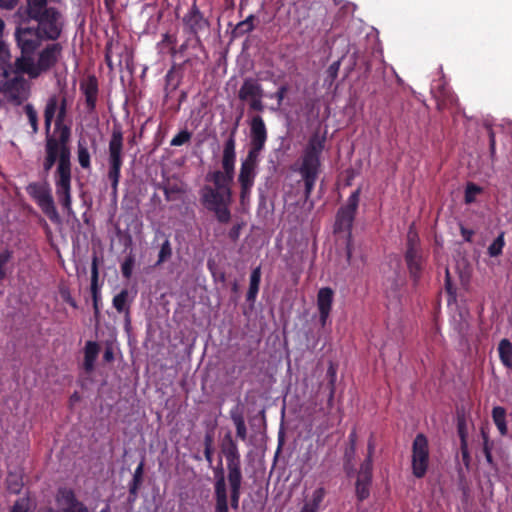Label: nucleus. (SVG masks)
Returning <instances> with one entry per match:
<instances>
[{
  "label": "nucleus",
  "instance_id": "bb28decb",
  "mask_svg": "<svg viewBox=\"0 0 512 512\" xmlns=\"http://www.w3.org/2000/svg\"><path fill=\"white\" fill-rule=\"evenodd\" d=\"M58 105L59 99L57 95L50 96L46 102V106L44 109V125L46 137H48V135H52L50 133L51 123L53 121L55 113L57 112Z\"/></svg>",
  "mask_w": 512,
  "mask_h": 512
},
{
  "label": "nucleus",
  "instance_id": "4468645a",
  "mask_svg": "<svg viewBox=\"0 0 512 512\" xmlns=\"http://www.w3.org/2000/svg\"><path fill=\"white\" fill-rule=\"evenodd\" d=\"M220 448L226 459L227 475L242 474L241 455L238 444L233 439L231 432L224 435Z\"/></svg>",
  "mask_w": 512,
  "mask_h": 512
},
{
  "label": "nucleus",
  "instance_id": "20e7f679",
  "mask_svg": "<svg viewBox=\"0 0 512 512\" xmlns=\"http://www.w3.org/2000/svg\"><path fill=\"white\" fill-rule=\"evenodd\" d=\"M26 12L30 19L37 21V29L45 40L55 41L60 37V13L54 7H47V0H27Z\"/></svg>",
  "mask_w": 512,
  "mask_h": 512
},
{
  "label": "nucleus",
  "instance_id": "f8f14e48",
  "mask_svg": "<svg viewBox=\"0 0 512 512\" xmlns=\"http://www.w3.org/2000/svg\"><path fill=\"white\" fill-rule=\"evenodd\" d=\"M263 96V87L256 79H244L238 91V98L240 101L248 103L250 111L263 112L265 110Z\"/></svg>",
  "mask_w": 512,
  "mask_h": 512
},
{
  "label": "nucleus",
  "instance_id": "bf43d9fd",
  "mask_svg": "<svg viewBox=\"0 0 512 512\" xmlns=\"http://www.w3.org/2000/svg\"><path fill=\"white\" fill-rule=\"evenodd\" d=\"M457 431H458V435H459V438H460V442L463 441V440L467 441V432H466L464 421H462V420L458 421Z\"/></svg>",
  "mask_w": 512,
  "mask_h": 512
},
{
  "label": "nucleus",
  "instance_id": "ddd939ff",
  "mask_svg": "<svg viewBox=\"0 0 512 512\" xmlns=\"http://www.w3.org/2000/svg\"><path fill=\"white\" fill-rule=\"evenodd\" d=\"M259 156L248 154L241 162L238 182L240 184V201L242 204L250 198L251 190L256 178V168Z\"/></svg>",
  "mask_w": 512,
  "mask_h": 512
},
{
  "label": "nucleus",
  "instance_id": "09e8293b",
  "mask_svg": "<svg viewBox=\"0 0 512 512\" xmlns=\"http://www.w3.org/2000/svg\"><path fill=\"white\" fill-rule=\"evenodd\" d=\"M340 65H341V61L337 60V61L333 62L332 64H330L329 67L327 68V70H326L327 80L326 81H329L330 84H332L335 81V79L337 78L338 72L340 69Z\"/></svg>",
  "mask_w": 512,
  "mask_h": 512
},
{
  "label": "nucleus",
  "instance_id": "37998d69",
  "mask_svg": "<svg viewBox=\"0 0 512 512\" xmlns=\"http://www.w3.org/2000/svg\"><path fill=\"white\" fill-rule=\"evenodd\" d=\"M192 137V133L187 129L181 130L177 133L170 141L171 146H182L189 142Z\"/></svg>",
  "mask_w": 512,
  "mask_h": 512
},
{
  "label": "nucleus",
  "instance_id": "5701e85b",
  "mask_svg": "<svg viewBox=\"0 0 512 512\" xmlns=\"http://www.w3.org/2000/svg\"><path fill=\"white\" fill-rule=\"evenodd\" d=\"M98 277H99L98 258L96 256H93L92 264H91V294H92L93 309H94L95 317H98L100 315V309H99L100 292H99V287H98Z\"/></svg>",
  "mask_w": 512,
  "mask_h": 512
},
{
  "label": "nucleus",
  "instance_id": "13d9d810",
  "mask_svg": "<svg viewBox=\"0 0 512 512\" xmlns=\"http://www.w3.org/2000/svg\"><path fill=\"white\" fill-rule=\"evenodd\" d=\"M488 136H489V147H490V153L493 157L496 151V140H495V133L492 128L488 129Z\"/></svg>",
  "mask_w": 512,
  "mask_h": 512
},
{
  "label": "nucleus",
  "instance_id": "8fccbe9b",
  "mask_svg": "<svg viewBox=\"0 0 512 512\" xmlns=\"http://www.w3.org/2000/svg\"><path fill=\"white\" fill-rule=\"evenodd\" d=\"M460 452H461V457H462L463 464L468 469L469 466H470L471 457H470V453H469V449H468V442L467 441H464V440L461 441V443H460Z\"/></svg>",
  "mask_w": 512,
  "mask_h": 512
},
{
  "label": "nucleus",
  "instance_id": "338daca9",
  "mask_svg": "<svg viewBox=\"0 0 512 512\" xmlns=\"http://www.w3.org/2000/svg\"><path fill=\"white\" fill-rule=\"evenodd\" d=\"M461 235L465 241L471 242L472 237L474 235V231L471 229H467L465 227H461Z\"/></svg>",
  "mask_w": 512,
  "mask_h": 512
},
{
  "label": "nucleus",
  "instance_id": "9b49d317",
  "mask_svg": "<svg viewBox=\"0 0 512 512\" xmlns=\"http://www.w3.org/2000/svg\"><path fill=\"white\" fill-rule=\"evenodd\" d=\"M430 452L427 437L419 433L412 443L411 467L412 474L418 478H423L429 468Z\"/></svg>",
  "mask_w": 512,
  "mask_h": 512
},
{
  "label": "nucleus",
  "instance_id": "dca6fc26",
  "mask_svg": "<svg viewBox=\"0 0 512 512\" xmlns=\"http://www.w3.org/2000/svg\"><path fill=\"white\" fill-rule=\"evenodd\" d=\"M15 38L23 55H33L44 39L37 28L20 27L16 29Z\"/></svg>",
  "mask_w": 512,
  "mask_h": 512
},
{
  "label": "nucleus",
  "instance_id": "79ce46f5",
  "mask_svg": "<svg viewBox=\"0 0 512 512\" xmlns=\"http://www.w3.org/2000/svg\"><path fill=\"white\" fill-rule=\"evenodd\" d=\"M253 20V15L248 16L244 21L238 23L234 32L238 35H243L245 33L251 32L254 29Z\"/></svg>",
  "mask_w": 512,
  "mask_h": 512
},
{
  "label": "nucleus",
  "instance_id": "58836bf2",
  "mask_svg": "<svg viewBox=\"0 0 512 512\" xmlns=\"http://www.w3.org/2000/svg\"><path fill=\"white\" fill-rule=\"evenodd\" d=\"M24 112L28 118V121L31 125L33 133L38 132V114L35 110L34 106L30 103L24 106Z\"/></svg>",
  "mask_w": 512,
  "mask_h": 512
},
{
  "label": "nucleus",
  "instance_id": "de8ad7c7",
  "mask_svg": "<svg viewBox=\"0 0 512 512\" xmlns=\"http://www.w3.org/2000/svg\"><path fill=\"white\" fill-rule=\"evenodd\" d=\"M176 43H177L176 35H173L170 33H164L162 35V40L159 43V45L166 44V45L170 46V53L172 56H174V55H176V47H175Z\"/></svg>",
  "mask_w": 512,
  "mask_h": 512
},
{
  "label": "nucleus",
  "instance_id": "4d7b16f0",
  "mask_svg": "<svg viewBox=\"0 0 512 512\" xmlns=\"http://www.w3.org/2000/svg\"><path fill=\"white\" fill-rule=\"evenodd\" d=\"M241 228H242V225L241 224H236L234 225L228 232V237L232 240V241H237L239 239V236H240V231H241Z\"/></svg>",
  "mask_w": 512,
  "mask_h": 512
},
{
  "label": "nucleus",
  "instance_id": "a878e982",
  "mask_svg": "<svg viewBox=\"0 0 512 512\" xmlns=\"http://www.w3.org/2000/svg\"><path fill=\"white\" fill-rule=\"evenodd\" d=\"M16 68L29 75L30 78H37L41 73L38 70L37 62L35 63L32 55H23L15 61Z\"/></svg>",
  "mask_w": 512,
  "mask_h": 512
},
{
  "label": "nucleus",
  "instance_id": "774afa93",
  "mask_svg": "<svg viewBox=\"0 0 512 512\" xmlns=\"http://www.w3.org/2000/svg\"><path fill=\"white\" fill-rule=\"evenodd\" d=\"M103 359L105 362H112L114 360V352L112 347H106L103 354Z\"/></svg>",
  "mask_w": 512,
  "mask_h": 512
},
{
  "label": "nucleus",
  "instance_id": "5fc2aeb1",
  "mask_svg": "<svg viewBox=\"0 0 512 512\" xmlns=\"http://www.w3.org/2000/svg\"><path fill=\"white\" fill-rule=\"evenodd\" d=\"M10 59V52L8 46L3 41L2 37H0V61L5 64Z\"/></svg>",
  "mask_w": 512,
  "mask_h": 512
},
{
  "label": "nucleus",
  "instance_id": "6ab92c4d",
  "mask_svg": "<svg viewBox=\"0 0 512 512\" xmlns=\"http://www.w3.org/2000/svg\"><path fill=\"white\" fill-rule=\"evenodd\" d=\"M80 90L85 96V105L88 113H93L96 109L98 98V80L96 76L89 75L80 83Z\"/></svg>",
  "mask_w": 512,
  "mask_h": 512
},
{
  "label": "nucleus",
  "instance_id": "423d86ee",
  "mask_svg": "<svg viewBox=\"0 0 512 512\" xmlns=\"http://www.w3.org/2000/svg\"><path fill=\"white\" fill-rule=\"evenodd\" d=\"M238 123L230 131L223 147L222 154V168L223 171H214L211 174V180L214 183V189H219L224 192H232L230 184L234 179L235 162H236V132Z\"/></svg>",
  "mask_w": 512,
  "mask_h": 512
},
{
  "label": "nucleus",
  "instance_id": "3c124183",
  "mask_svg": "<svg viewBox=\"0 0 512 512\" xmlns=\"http://www.w3.org/2000/svg\"><path fill=\"white\" fill-rule=\"evenodd\" d=\"M288 90L289 86L287 84H283L277 89V91L273 95H271L272 98H275L277 100L278 106L282 105Z\"/></svg>",
  "mask_w": 512,
  "mask_h": 512
},
{
  "label": "nucleus",
  "instance_id": "473e14b6",
  "mask_svg": "<svg viewBox=\"0 0 512 512\" xmlns=\"http://www.w3.org/2000/svg\"><path fill=\"white\" fill-rule=\"evenodd\" d=\"M22 476L17 473H9L6 478L7 490L12 494H19L23 488Z\"/></svg>",
  "mask_w": 512,
  "mask_h": 512
},
{
  "label": "nucleus",
  "instance_id": "864d4df0",
  "mask_svg": "<svg viewBox=\"0 0 512 512\" xmlns=\"http://www.w3.org/2000/svg\"><path fill=\"white\" fill-rule=\"evenodd\" d=\"M11 258V252L8 249H5L0 252V277L3 278L5 276L4 267L9 262Z\"/></svg>",
  "mask_w": 512,
  "mask_h": 512
},
{
  "label": "nucleus",
  "instance_id": "6e6d98bb",
  "mask_svg": "<svg viewBox=\"0 0 512 512\" xmlns=\"http://www.w3.org/2000/svg\"><path fill=\"white\" fill-rule=\"evenodd\" d=\"M445 289L449 295H451L453 297L455 296L456 291H455V288L453 287L448 269H446Z\"/></svg>",
  "mask_w": 512,
  "mask_h": 512
},
{
  "label": "nucleus",
  "instance_id": "052dcab7",
  "mask_svg": "<svg viewBox=\"0 0 512 512\" xmlns=\"http://www.w3.org/2000/svg\"><path fill=\"white\" fill-rule=\"evenodd\" d=\"M483 453H484V456L486 458V461L490 465H493V457H492V453H491V448L489 446V443H488L487 439H485V441H484Z\"/></svg>",
  "mask_w": 512,
  "mask_h": 512
},
{
  "label": "nucleus",
  "instance_id": "c9c22d12",
  "mask_svg": "<svg viewBox=\"0 0 512 512\" xmlns=\"http://www.w3.org/2000/svg\"><path fill=\"white\" fill-rule=\"evenodd\" d=\"M371 479L357 478L356 481V496L359 501H364L370 495Z\"/></svg>",
  "mask_w": 512,
  "mask_h": 512
},
{
  "label": "nucleus",
  "instance_id": "4c0bfd02",
  "mask_svg": "<svg viewBox=\"0 0 512 512\" xmlns=\"http://www.w3.org/2000/svg\"><path fill=\"white\" fill-rule=\"evenodd\" d=\"M419 250V236L412 225L407 233L406 251L417 252Z\"/></svg>",
  "mask_w": 512,
  "mask_h": 512
},
{
  "label": "nucleus",
  "instance_id": "393cba45",
  "mask_svg": "<svg viewBox=\"0 0 512 512\" xmlns=\"http://www.w3.org/2000/svg\"><path fill=\"white\" fill-rule=\"evenodd\" d=\"M190 62L191 59H186L182 65L173 64L167 71L165 75V90L167 95L175 91L181 83L182 75H177V69H181L183 65L189 64Z\"/></svg>",
  "mask_w": 512,
  "mask_h": 512
},
{
  "label": "nucleus",
  "instance_id": "412c9836",
  "mask_svg": "<svg viewBox=\"0 0 512 512\" xmlns=\"http://www.w3.org/2000/svg\"><path fill=\"white\" fill-rule=\"evenodd\" d=\"M404 258L407 264L410 278L412 279L413 284L417 285L421 278V273L423 269V259L421 255V250L417 252L406 251Z\"/></svg>",
  "mask_w": 512,
  "mask_h": 512
},
{
  "label": "nucleus",
  "instance_id": "c03bdc74",
  "mask_svg": "<svg viewBox=\"0 0 512 512\" xmlns=\"http://www.w3.org/2000/svg\"><path fill=\"white\" fill-rule=\"evenodd\" d=\"M357 478L372 480V459H370V457H366V459L360 465V470Z\"/></svg>",
  "mask_w": 512,
  "mask_h": 512
},
{
  "label": "nucleus",
  "instance_id": "ea45409f",
  "mask_svg": "<svg viewBox=\"0 0 512 512\" xmlns=\"http://www.w3.org/2000/svg\"><path fill=\"white\" fill-rule=\"evenodd\" d=\"M482 192V188L472 182H469L465 188L464 200L466 204H471L475 201L476 196Z\"/></svg>",
  "mask_w": 512,
  "mask_h": 512
},
{
  "label": "nucleus",
  "instance_id": "f704fd0d",
  "mask_svg": "<svg viewBox=\"0 0 512 512\" xmlns=\"http://www.w3.org/2000/svg\"><path fill=\"white\" fill-rule=\"evenodd\" d=\"M505 246L504 232H501L488 246L487 253L490 257H498L502 254Z\"/></svg>",
  "mask_w": 512,
  "mask_h": 512
},
{
  "label": "nucleus",
  "instance_id": "e433bc0d",
  "mask_svg": "<svg viewBox=\"0 0 512 512\" xmlns=\"http://www.w3.org/2000/svg\"><path fill=\"white\" fill-rule=\"evenodd\" d=\"M384 285L386 287V293L388 294V296L396 297L398 295V292L400 291L402 282L399 280L398 275L395 274V276L387 278Z\"/></svg>",
  "mask_w": 512,
  "mask_h": 512
},
{
  "label": "nucleus",
  "instance_id": "49530a36",
  "mask_svg": "<svg viewBox=\"0 0 512 512\" xmlns=\"http://www.w3.org/2000/svg\"><path fill=\"white\" fill-rule=\"evenodd\" d=\"M135 263V259L132 255L125 258L121 265V272L124 278L129 279L132 276V270Z\"/></svg>",
  "mask_w": 512,
  "mask_h": 512
},
{
  "label": "nucleus",
  "instance_id": "f3484780",
  "mask_svg": "<svg viewBox=\"0 0 512 512\" xmlns=\"http://www.w3.org/2000/svg\"><path fill=\"white\" fill-rule=\"evenodd\" d=\"M62 52L60 43L47 45L38 55L37 67L40 73L47 72L58 62Z\"/></svg>",
  "mask_w": 512,
  "mask_h": 512
},
{
  "label": "nucleus",
  "instance_id": "f257e3e1",
  "mask_svg": "<svg viewBox=\"0 0 512 512\" xmlns=\"http://www.w3.org/2000/svg\"><path fill=\"white\" fill-rule=\"evenodd\" d=\"M57 163L54 172L55 193L62 208L68 215L72 209V164L70 142L66 137L48 135L45 137L43 171L48 173Z\"/></svg>",
  "mask_w": 512,
  "mask_h": 512
},
{
  "label": "nucleus",
  "instance_id": "72a5a7b5",
  "mask_svg": "<svg viewBox=\"0 0 512 512\" xmlns=\"http://www.w3.org/2000/svg\"><path fill=\"white\" fill-rule=\"evenodd\" d=\"M77 158L83 169L91 168L90 153L85 142L79 141L77 147Z\"/></svg>",
  "mask_w": 512,
  "mask_h": 512
},
{
  "label": "nucleus",
  "instance_id": "4be33fe9",
  "mask_svg": "<svg viewBox=\"0 0 512 512\" xmlns=\"http://www.w3.org/2000/svg\"><path fill=\"white\" fill-rule=\"evenodd\" d=\"M58 113L54 125V131L52 135H56V137H66V141L70 142L71 140V128L64 124V119L67 111V101L66 98L63 97L61 102L58 105Z\"/></svg>",
  "mask_w": 512,
  "mask_h": 512
},
{
  "label": "nucleus",
  "instance_id": "680f3d73",
  "mask_svg": "<svg viewBox=\"0 0 512 512\" xmlns=\"http://www.w3.org/2000/svg\"><path fill=\"white\" fill-rule=\"evenodd\" d=\"M18 2L19 0H0V8L11 10L18 4Z\"/></svg>",
  "mask_w": 512,
  "mask_h": 512
},
{
  "label": "nucleus",
  "instance_id": "cd10ccee",
  "mask_svg": "<svg viewBox=\"0 0 512 512\" xmlns=\"http://www.w3.org/2000/svg\"><path fill=\"white\" fill-rule=\"evenodd\" d=\"M261 281V266L255 267L250 274L249 289L246 294L248 302H254L259 292Z\"/></svg>",
  "mask_w": 512,
  "mask_h": 512
},
{
  "label": "nucleus",
  "instance_id": "c85d7f7f",
  "mask_svg": "<svg viewBox=\"0 0 512 512\" xmlns=\"http://www.w3.org/2000/svg\"><path fill=\"white\" fill-rule=\"evenodd\" d=\"M498 353L501 363L508 369H512V343L504 338L498 344Z\"/></svg>",
  "mask_w": 512,
  "mask_h": 512
},
{
  "label": "nucleus",
  "instance_id": "0eeeda50",
  "mask_svg": "<svg viewBox=\"0 0 512 512\" xmlns=\"http://www.w3.org/2000/svg\"><path fill=\"white\" fill-rule=\"evenodd\" d=\"M123 165V132L120 126H114L108 144V172L112 195L117 196Z\"/></svg>",
  "mask_w": 512,
  "mask_h": 512
},
{
  "label": "nucleus",
  "instance_id": "6e6552de",
  "mask_svg": "<svg viewBox=\"0 0 512 512\" xmlns=\"http://www.w3.org/2000/svg\"><path fill=\"white\" fill-rule=\"evenodd\" d=\"M232 192H224L205 185L200 190L201 204L210 212H213L217 221L227 224L231 220L230 204Z\"/></svg>",
  "mask_w": 512,
  "mask_h": 512
},
{
  "label": "nucleus",
  "instance_id": "f03ea898",
  "mask_svg": "<svg viewBox=\"0 0 512 512\" xmlns=\"http://www.w3.org/2000/svg\"><path fill=\"white\" fill-rule=\"evenodd\" d=\"M326 137L313 133L299 160L297 169L304 182V198L308 200L321 172V154L325 148Z\"/></svg>",
  "mask_w": 512,
  "mask_h": 512
},
{
  "label": "nucleus",
  "instance_id": "2f4dec72",
  "mask_svg": "<svg viewBox=\"0 0 512 512\" xmlns=\"http://www.w3.org/2000/svg\"><path fill=\"white\" fill-rule=\"evenodd\" d=\"M326 495V490L323 487H318L312 493L311 499L306 502L302 508H307L309 511L318 512L321 503Z\"/></svg>",
  "mask_w": 512,
  "mask_h": 512
},
{
  "label": "nucleus",
  "instance_id": "7ed1b4c3",
  "mask_svg": "<svg viewBox=\"0 0 512 512\" xmlns=\"http://www.w3.org/2000/svg\"><path fill=\"white\" fill-rule=\"evenodd\" d=\"M214 473V512H229L227 483L230 489V506L232 509L237 510L242 493L243 474L227 475L226 479L221 466Z\"/></svg>",
  "mask_w": 512,
  "mask_h": 512
},
{
  "label": "nucleus",
  "instance_id": "a18cd8bd",
  "mask_svg": "<svg viewBox=\"0 0 512 512\" xmlns=\"http://www.w3.org/2000/svg\"><path fill=\"white\" fill-rule=\"evenodd\" d=\"M30 499L29 497L19 498L13 504L10 512H29Z\"/></svg>",
  "mask_w": 512,
  "mask_h": 512
},
{
  "label": "nucleus",
  "instance_id": "7c9ffc66",
  "mask_svg": "<svg viewBox=\"0 0 512 512\" xmlns=\"http://www.w3.org/2000/svg\"><path fill=\"white\" fill-rule=\"evenodd\" d=\"M492 419H493V422L496 425L499 433L502 436H505L508 433L505 408H503L501 406H495L492 409Z\"/></svg>",
  "mask_w": 512,
  "mask_h": 512
},
{
  "label": "nucleus",
  "instance_id": "69168bd1",
  "mask_svg": "<svg viewBox=\"0 0 512 512\" xmlns=\"http://www.w3.org/2000/svg\"><path fill=\"white\" fill-rule=\"evenodd\" d=\"M141 484L130 482L129 484V497H133L135 499L137 497L138 490Z\"/></svg>",
  "mask_w": 512,
  "mask_h": 512
},
{
  "label": "nucleus",
  "instance_id": "e2e57ef3",
  "mask_svg": "<svg viewBox=\"0 0 512 512\" xmlns=\"http://www.w3.org/2000/svg\"><path fill=\"white\" fill-rule=\"evenodd\" d=\"M214 435L212 431L206 432L204 436V448H213Z\"/></svg>",
  "mask_w": 512,
  "mask_h": 512
},
{
  "label": "nucleus",
  "instance_id": "2eb2a0df",
  "mask_svg": "<svg viewBox=\"0 0 512 512\" xmlns=\"http://www.w3.org/2000/svg\"><path fill=\"white\" fill-rule=\"evenodd\" d=\"M268 138L267 128L263 118L255 115L250 121V144L248 154L260 156Z\"/></svg>",
  "mask_w": 512,
  "mask_h": 512
},
{
  "label": "nucleus",
  "instance_id": "a211bd4d",
  "mask_svg": "<svg viewBox=\"0 0 512 512\" xmlns=\"http://www.w3.org/2000/svg\"><path fill=\"white\" fill-rule=\"evenodd\" d=\"M334 291L330 287L320 288L317 293V307L319 310V321L324 327L332 310Z\"/></svg>",
  "mask_w": 512,
  "mask_h": 512
},
{
  "label": "nucleus",
  "instance_id": "c756f323",
  "mask_svg": "<svg viewBox=\"0 0 512 512\" xmlns=\"http://www.w3.org/2000/svg\"><path fill=\"white\" fill-rule=\"evenodd\" d=\"M230 418L236 427L237 437L239 439H241L242 441H245L247 438V428H246L245 419H244L242 412H240L238 410V408L232 409L230 411Z\"/></svg>",
  "mask_w": 512,
  "mask_h": 512
},
{
  "label": "nucleus",
  "instance_id": "b1692460",
  "mask_svg": "<svg viewBox=\"0 0 512 512\" xmlns=\"http://www.w3.org/2000/svg\"><path fill=\"white\" fill-rule=\"evenodd\" d=\"M100 352V345L95 341H87L84 347L83 368L90 373L95 368V362Z\"/></svg>",
  "mask_w": 512,
  "mask_h": 512
},
{
  "label": "nucleus",
  "instance_id": "603ef678",
  "mask_svg": "<svg viewBox=\"0 0 512 512\" xmlns=\"http://www.w3.org/2000/svg\"><path fill=\"white\" fill-rule=\"evenodd\" d=\"M145 459L142 458L138 466L136 467L132 482L142 484L143 482V473H144Z\"/></svg>",
  "mask_w": 512,
  "mask_h": 512
},
{
  "label": "nucleus",
  "instance_id": "a19ab883",
  "mask_svg": "<svg viewBox=\"0 0 512 512\" xmlns=\"http://www.w3.org/2000/svg\"><path fill=\"white\" fill-rule=\"evenodd\" d=\"M172 256V247L168 238L161 244L160 251L158 254L157 265H160L167 261Z\"/></svg>",
  "mask_w": 512,
  "mask_h": 512
},
{
  "label": "nucleus",
  "instance_id": "aec40b11",
  "mask_svg": "<svg viewBox=\"0 0 512 512\" xmlns=\"http://www.w3.org/2000/svg\"><path fill=\"white\" fill-rule=\"evenodd\" d=\"M132 300H129V291L127 289H122L118 294L113 297L112 305L116 309L118 313L124 314V326L125 330L129 332L131 328V313H130V303Z\"/></svg>",
  "mask_w": 512,
  "mask_h": 512
},
{
  "label": "nucleus",
  "instance_id": "0e129e2a",
  "mask_svg": "<svg viewBox=\"0 0 512 512\" xmlns=\"http://www.w3.org/2000/svg\"><path fill=\"white\" fill-rule=\"evenodd\" d=\"M209 270L211 271V274L212 276L215 278V279H219L220 281L224 282L226 280V276H225V273L224 272H221L219 273L218 275L214 272L213 270V266L214 264L211 262V261H208V264H207Z\"/></svg>",
  "mask_w": 512,
  "mask_h": 512
},
{
  "label": "nucleus",
  "instance_id": "39448f33",
  "mask_svg": "<svg viewBox=\"0 0 512 512\" xmlns=\"http://www.w3.org/2000/svg\"><path fill=\"white\" fill-rule=\"evenodd\" d=\"M361 189L357 188L349 196L346 205L340 207L336 213L334 233H345V253L348 265L352 264L353 238L352 227L359 205Z\"/></svg>",
  "mask_w": 512,
  "mask_h": 512
},
{
  "label": "nucleus",
  "instance_id": "9d476101",
  "mask_svg": "<svg viewBox=\"0 0 512 512\" xmlns=\"http://www.w3.org/2000/svg\"><path fill=\"white\" fill-rule=\"evenodd\" d=\"M26 192L52 223L59 224L61 222L51 188L47 182H31L26 186Z\"/></svg>",
  "mask_w": 512,
  "mask_h": 512
},
{
  "label": "nucleus",
  "instance_id": "1a4fd4ad",
  "mask_svg": "<svg viewBox=\"0 0 512 512\" xmlns=\"http://www.w3.org/2000/svg\"><path fill=\"white\" fill-rule=\"evenodd\" d=\"M183 32L193 38L192 48H198L205 51V46L200 35L210 32L211 23L201 12L197 5V0H193L191 7L182 17Z\"/></svg>",
  "mask_w": 512,
  "mask_h": 512
}]
</instances>
